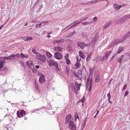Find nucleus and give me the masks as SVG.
Instances as JSON below:
<instances>
[{
	"label": "nucleus",
	"instance_id": "nucleus-1",
	"mask_svg": "<svg viewBox=\"0 0 130 130\" xmlns=\"http://www.w3.org/2000/svg\"><path fill=\"white\" fill-rule=\"evenodd\" d=\"M92 78H89V76L88 78L87 79V80L86 85L87 87H89V88L88 90V91L90 92L91 89L92 85Z\"/></svg>",
	"mask_w": 130,
	"mask_h": 130
},
{
	"label": "nucleus",
	"instance_id": "nucleus-2",
	"mask_svg": "<svg viewBox=\"0 0 130 130\" xmlns=\"http://www.w3.org/2000/svg\"><path fill=\"white\" fill-rule=\"evenodd\" d=\"M47 62L49 63L50 66L51 67L52 66L56 67L58 66L57 62L56 61H54L53 60H51L50 59H48L47 60Z\"/></svg>",
	"mask_w": 130,
	"mask_h": 130
},
{
	"label": "nucleus",
	"instance_id": "nucleus-3",
	"mask_svg": "<svg viewBox=\"0 0 130 130\" xmlns=\"http://www.w3.org/2000/svg\"><path fill=\"white\" fill-rule=\"evenodd\" d=\"M26 63L27 66L30 69H35L34 64L32 61L30 60L28 61H26Z\"/></svg>",
	"mask_w": 130,
	"mask_h": 130
},
{
	"label": "nucleus",
	"instance_id": "nucleus-4",
	"mask_svg": "<svg viewBox=\"0 0 130 130\" xmlns=\"http://www.w3.org/2000/svg\"><path fill=\"white\" fill-rule=\"evenodd\" d=\"M129 18H130V15H125L121 19L119 20L118 21L119 23L123 22Z\"/></svg>",
	"mask_w": 130,
	"mask_h": 130
},
{
	"label": "nucleus",
	"instance_id": "nucleus-5",
	"mask_svg": "<svg viewBox=\"0 0 130 130\" xmlns=\"http://www.w3.org/2000/svg\"><path fill=\"white\" fill-rule=\"evenodd\" d=\"M68 127L70 129H76V126L75 125L73 121L71 120L70 121Z\"/></svg>",
	"mask_w": 130,
	"mask_h": 130
},
{
	"label": "nucleus",
	"instance_id": "nucleus-6",
	"mask_svg": "<svg viewBox=\"0 0 130 130\" xmlns=\"http://www.w3.org/2000/svg\"><path fill=\"white\" fill-rule=\"evenodd\" d=\"M77 44L78 46L81 49H84L87 46V45L83 42L80 41L77 42Z\"/></svg>",
	"mask_w": 130,
	"mask_h": 130
},
{
	"label": "nucleus",
	"instance_id": "nucleus-7",
	"mask_svg": "<svg viewBox=\"0 0 130 130\" xmlns=\"http://www.w3.org/2000/svg\"><path fill=\"white\" fill-rule=\"evenodd\" d=\"M54 54L55 55V58L58 59H60L62 57V54L59 52H57Z\"/></svg>",
	"mask_w": 130,
	"mask_h": 130
},
{
	"label": "nucleus",
	"instance_id": "nucleus-8",
	"mask_svg": "<svg viewBox=\"0 0 130 130\" xmlns=\"http://www.w3.org/2000/svg\"><path fill=\"white\" fill-rule=\"evenodd\" d=\"M38 57V59L41 60L43 62L45 61L46 60V57L44 55H37Z\"/></svg>",
	"mask_w": 130,
	"mask_h": 130
},
{
	"label": "nucleus",
	"instance_id": "nucleus-9",
	"mask_svg": "<svg viewBox=\"0 0 130 130\" xmlns=\"http://www.w3.org/2000/svg\"><path fill=\"white\" fill-rule=\"evenodd\" d=\"M120 43L119 40L117 39L114 41L110 44V46H115Z\"/></svg>",
	"mask_w": 130,
	"mask_h": 130
},
{
	"label": "nucleus",
	"instance_id": "nucleus-10",
	"mask_svg": "<svg viewBox=\"0 0 130 130\" xmlns=\"http://www.w3.org/2000/svg\"><path fill=\"white\" fill-rule=\"evenodd\" d=\"M71 116L70 114H68L66 118V123L67 124L68 123L69 121L71 119Z\"/></svg>",
	"mask_w": 130,
	"mask_h": 130
},
{
	"label": "nucleus",
	"instance_id": "nucleus-11",
	"mask_svg": "<svg viewBox=\"0 0 130 130\" xmlns=\"http://www.w3.org/2000/svg\"><path fill=\"white\" fill-rule=\"evenodd\" d=\"M72 87L73 91L74 92L76 93V95H77L78 94V90L77 89L76 87L73 85V86H72Z\"/></svg>",
	"mask_w": 130,
	"mask_h": 130
},
{
	"label": "nucleus",
	"instance_id": "nucleus-12",
	"mask_svg": "<svg viewBox=\"0 0 130 130\" xmlns=\"http://www.w3.org/2000/svg\"><path fill=\"white\" fill-rule=\"evenodd\" d=\"M39 80V82L41 83L42 84L44 83L45 81V79L43 75H42V76L40 77Z\"/></svg>",
	"mask_w": 130,
	"mask_h": 130
},
{
	"label": "nucleus",
	"instance_id": "nucleus-13",
	"mask_svg": "<svg viewBox=\"0 0 130 130\" xmlns=\"http://www.w3.org/2000/svg\"><path fill=\"white\" fill-rule=\"evenodd\" d=\"M64 40L63 39H62L58 40L55 41L54 42V44L55 45H56L57 44L60 43L61 42H63L64 41Z\"/></svg>",
	"mask_w": 130,
	"mask_h": 130
},
{
	"label": "nucleus",
	"instance_id": "nucleus-14",
	"mask_svg": "<svg viewBox=\"0 0 130 130\" xmlns=\"http://www.w3.org/2000/svg\"><path fill=\"white\" fill-rule=\"evenodd\" d=\"M122 6V5H118L116 4L114 5L113 7L116 10H119Z\"/></svg>",
	"mask_w": 130,
	"mask_h": 130
},
{
	"label": "nucleus",
	"instance_id": "nucleus-15",
	"mask_svg": "<svg viewBox=\"0 0 130 130\" xmlns=\"http://www.w3.org/2000/svg\"><path fill=\"white\" fill-rule=\"evenodd\" d=\"M55 50L56 51H61L63 50V48L60 47L59 46H56L54 47Z\"/></svg>",
	"mask_w": 130,
	"mask_h": 130
},
{
	"label": "nucleus",
	"instance_id": "nucleus-16",
	"mask_svg": "<svg viewBox=\"0 0 130 130\" xmlns=\"http://www.w3.org/2000/svg\"><path fill=\"white\" fill-rule=\"evenodd\" d=\"M96 40L97 37L94 36L91 42L93 46H94L95 45Z\"/></svg>",
	"mask_w": 130,
	"mask_h": 130
},
{
	"label": "nucleus",
	"instance_id": "nucleus-17",
	"mask_svg": "<svg viewBox=\"0 0 130 130\" xmlns=\"http://www.w3.org/2000/svg\"><path fill=\"white\" fill-rule=\"evenodd\" d=\"M5 60V59H4V57L1 58L0 59V64L4 65L6 62Z\"/></svg>",
	"mask_w": 130,
	"mask_h": 130
},
{
	"label": "nucleus",
	"instance_id": "nucleus-18",
	"mask_svg": "<svg viewBox=\"0 0 130 130\" xmlns=\"http://www.w3.org/2000/svg\"><path fill=\"white\" fill-rule=\"evenodd\" d=\"M111 53V52L110 51H109L108 52H106L105 53V56L106 59H108V57L110 55Z\"/></svg>",
	"mask_w": 130,
	"mask_h": 130
},
{
	"label": "nucleus",
	"instance_id": "nucleus-19",
	"mask_svg": "<svg viewBox=\"0 0 130 130\" xmlns=\"http://www.w3.org/2000/svg\"><path fill=\"white\" fill-rule=\"evenodd\" d=\"M20 57L23 58H27L28 57V55L26 54L21 53L20 55Z\"/></svg>",
	"mask_w": 130,
	"mask_h": 130
},
{
	"label": "nucleus",
	"instance_id": "nucleus-20",
	"mask_svg": "<svg viewBox=\"0 0 130 130\" xmlns=\"http://www.w3.org/2000/svg\"><path fill=\"white\" fill-rule=\"evenodd\" d=\"M124 56V55H122L119 58H118L117 59V61L119 62L120 63H121V62Z\"/></svg>",
	"mask_w": 130,
	"mask_h": 130
},
{
	"label": "nucleus",
	"instance_id": "nucleus-21",
	"mask_svg": "<svg viewBox=\"0 0 130 130\" xmlns=\"http://www.w3.org/2000/svg\"><path fill=\"white\" fill-rule=\"evenodd\" d=\"M100 81V77L99 75H97L96 77L95 82L96 83H98Z\"/></svg>",
	"mask_w": 130,
	"mask_h": 130
},
{
	"label": "nucleus",
	"instance_id": "nucleus-22",
	"mask_svg": "<svg viewBox=\"0 0 130 130\" xmlns=\"http://www.w3.org/2000/svg\"><path fill=\"white\" fill-rule=\"evenodd\" d=\"M123 50V48L122 47H119V50L117 52V54H120Z\"/></svg>",
	"mask_w": 130,
	"mask_h": 130
},
{
	"label": "nucleus",
	"instance_id": "nucleus-23",
	"mask_svg": "<svg viewBox=\"0 0 130 130\" xmlns=\"http://www.w3.org/2000/svg\"><path fill=\"white\" fill-rule=\"evenodd\" d=\"M75 84L78 90H79L80 89V87L79 85L78 84V82H75Z\"/></svg>",
	"mask_w": 130,
	"mask_h": 130
},
{
	"label": "nucleus",
	"instance_id": "nucleus-24",
	"mask_svg": "<svg viewBox=\"0 0 130 130\" xmlns=\"http://www.w3.org/2000/svg\"><path fill=\"white\" fill-rule=\"evenodd\" d=\"M32 39V38L31 37H24L23 39L25 41H29L30 40H31Z\"/></svg>",
	"mask_w": 130,
	"mask_h": 130
},
{
	"label": "nucleus",
	"instance_id": "nucleus-25",
	"mask_svg": "<svg viewBox=\"0 0 130 130\" xmlns=\"http://www.w3.org/2000/svg\"><path fill=\"white\" fill-rule=\"evenodd\" d=\"M93 22V21H91L90 22H82V24L83 25H86L87 24H90V23H92Z\"/></svg>",
	"mask_w": 130,
	"mask_h": 130
},
{
	"label": "nucleus",
	"instance_id": "nucleus-26",
	"mask_svg": "<svg viewBox=\"0 0 130 130\" xmlns=\"http://www.w3.org/2000/svg\"><path fill=\"white\" fill-rule=\"evenodd\" d=\"M74 117L75 120L76 121V120L77 119H79L78 115L77 112L74 113Z\"/></svg>",
	"mask_w": 130,
	"mask_h": 130
},
{
	"label": "nucleus",
	"instance_id": "nucleus-27",
	"mask_svg": "<svg viewBox=\"0 0 130 130\" xmlns=\"http://www.w3.org/2000/svg\"><path fill=\"white\" fill-rule=\"evenodd\" d=\"M79 55L80 57L83 58L84 57V54L80 51L79 52Z\"/></svg>",
	"mask_w": 130,
	"mask_h": 130
},
{
	"label": "nucleus",
	"instance_id": "nucleus-28",
	"mask_svg": "<svg viewBox=\"0 0 130 130\" xmlns=\"http://www.w3.org/2000/svg\"><path fill=\"white\" fill-rule=\"evenodd\" d=\"M20 113L22 117H23L24 115H25V111L23 110L20 111Z\"/></svg>",
	"mask_w": 130,
	"mask_h": 130
},
{
	"label": "nucleus",
	"instance_id": "nucleus-29",
	"mask_svg": "<svg viewBox=\"0 0 130 130\" xmlns=\"http://www.w3.org/2000/svg\"><path fill=\"white\" fill-rule=\"evenodd\" d=\"M31 51L33 53L35 54L39 55V54L38 53L37 50L35 49H32L31 50Z\"/></svg>",
	"mask_w": 130,
	"mask_h": 130
},
{
	"label": "nucleus",
	"instance_id": "nucleus-30",
	"mask_svg": "<svg viewBox=\"0 0 130 130\" xmlns=\"http://www.w3.org/2000/svg\"><path fill=\"white\" fill-rule=\"evenodd\" d=\"M46 55L47 57L50 58L52 56L51 54L48 52H46Z\"/></svg>",
	"mask_w": 130,
	"mask_h": 130
},
{
	"label": "nucleus",
	"instance_id": "nucleus-31",
	"mask_svg": "<svg viewBox=\"0 0 130 130\" xmlns=\"http://www.w3.org/2000/svg\"><path fill=\"white\" fill-rule=\"evenodd\" d=\"M107 97L108 98V101H109V103H111V102L110 101V99L111 96L110 95V92H109L107 94Z\"/></svg>",
	"mask_w": 130,
	"mask_h": 130
},
{
	"label": "nucleus",
	"instance_id": "nucleus-32",
	"mask_svg": "<svg viewBox=\"0 0 130 130\" xmlns=\"http://www.w3.org/2000/svg\"><path fill=\"white\" fill-rule=\"evenodd\" d=\"M66 72L67 73V75H68L69 73V71H70L69 68L68 67H67L66 68Z\"/></svg>",
	"mask_w": 130,
	"mask_h": 130
},
{
	"label": "nucleus",
	"instance_id": "nucleus-33",
	"mask_svg": "<svg viewBox=\"0 0 130 130\" xmlns=\"http://www.w3.org/2000/svg\"><path fill=\"white\" fill-rule=\"evenodd\" d=\"M17 114L19 118H20L22 117L21 115L20 112H19V111H17Z\"/></svg>",
	"mask_w": 130,
	"mask_h": 130
},
{
	"label": "nucleus",
	"instance_id": "nucleus-34",
	"mask_svg": "<svg viewBox=\"0 0 130 130\" xmlns=\"http://www.w3.org/2000/svg\"><path fill=\"white\" fill-rule=\"evenodd\" d=\"M20 57V54L19 53H18L16 55H15V57L14 58L15 59H18Z\"/></svg>",
	"mask_w": 130,
	"mask_h": 130
},
{
	"label": "nucleus",
	"instance_id": "nucleus-35",
	"mask_svg": "<svg viewBox=\"0 0 130 130\" xmlns=\"http://www.w3.org/2000/svg\"><path fill=\"white\" fill-rule=\"evenodd\" d=\"M127 85L126 84H125L124 86L123 87L122 89V91H123L124 90H125L126 89V87H127Z\"/></svg>",
	"mask_w": 130,
	"mask_h": 130
},
{
	"label": "nucleus",
	"instance_id": "nucleus-36",
	"mask_svg": "<svg viewBox=\"0 0 130 130\" xmlns=\"http://www.w3.org/2000/svg\"><path fill=\"white\" fill-rule=\"evenodd\" d=\"M41 24H42V23H39V24H36L35 27H38V28L40 27L41 25Z\"/></svg>",
	"mask_w": 130,
	"mask_h": 130
},
{
	"label": "nucleus",
	"instance_id": "nucleus-37",
	"mask_svg": "<svg viewBox=\"0 0 130 130\" xmlns=\"http://www.w3.org/2000/svg\"><path fill=\"white\" fill-rule=\"evenodd\" d=\"M109 26V25H110L111 23V21H107L106 23Z\"/></svg>",
	"mask_w": 130,
	"mask_h": 130
},
{
	"label": "nucleus",
	"instance_id": "nucleus-38",
	"mask_svg": "<svg viewBox=\"0 0 130 130\" xmlns=\"http://www.w3.org/2000/svg\"><path fill=\"white\" fill-rule=\"evenodd\" d=\"M75 66L76 67V69L78 68L79 67V63L77 62L76 63V64H75Z\"/></svg>",
	"mask_w": 130,
	"mask_h": 130
},
{
	"label": "nucleus",
	"instance_id": "nucleus-39",
	"mask_svg": "<svg viewBox=\"0 0 130 130\" xmlns=\"http://www.w3.org/2000/svg\"><path fill=\"white\" fill-rule=\"evenodd\" d=\"M69 54H67L64 56L65 59H66L68 60V57H69Z\"/></svg>",
	"mask_w": 130,
	"mask_h": 130
},
{
	"label": "nucleus",
	"instance_id": "nucleus-40",
	"mask_svg": "<svg viewBox=\"0 0 130 130\" xmlns=\"http://www.w3.org/2000/svg\"><path fill=\"white\" fill-rule=\"evenodd\" d=\"M76 34L75 31H74L70 33V35L72 36L75 35Z\"/></svg>",
	"mask_w": 130,
	"mask_h": 130
},
{
	"label": "nucleus",
	"instance_id": "nucleus-41",
	"mask_svg": "<svg viewBox=\"0 0 130 130\" xmlns=\"http://www.w3.org/2000/svg\"><path fill=\"white\" fill-rule=\"evenodd\" d=\"M125 40L124 39L123 37V38L122 39L119 40V41L120 42V43L122 42H123L125 41Z\"/></svg>",
	"mask_w": 130,
	"mask_h": 130
},
{
	"label": "nucleus",
	"instance_id": "nucleus-42",
	"mask_svg": "<svg viewBox=\"0 0 130 130\" xmlns=\"http://www.w3.org/2000/svg\"><path fill=\"white\" fill-rule=\"evenodd\" d=\"M77 24L76 23L74 24L72 26L70 27L68 29H70V28H72L74 26L76 27V26H77Z\"/></svg>",
	"mask_w": 130,
	"mask_h": 130
},
{
	"label": "nucleus",
	"instance_id": "nucleus-43",
	"mask_svg": "<svg viewBox=\"0 0 130 130\" xmlns=\"http://www.w3.org/2000/svg\"><path fill=\"white\" fill-rule=\"evenodd\" d=\"M109 26L106 23L105 24L104 26H103L104 29H106Z\"/></svg>",
	"mask_w": 130,
	"mask_h": 130
},
{
	"label": "nucleus",
	"instance_id": "nucleus-44",
	"mask_svg": "<svg viewBox=\"0 0 130 130\" xmlns=\"http://www.w3.org/2000/svg\"><path fill=\"white\" fill-rule=\"evenodd\" d=\"M4 59H5L6 60H7L8 59H11L10 57V56L7 57H4Z\"/></svg>",
	"mask_w": 130,
	"mask_h": 130
},
{
	"label": "nucleus",
	"instance_id": "nucleus-45",
	"mask_svg": "<svg viewBox=\"0 0 130 130\" xmlns=\"http://www.w3.org/2000/svg\"><path fill=\"white\" fill-rule=\"evenodd\" d=\"M66 60V61H67V63L68 64H70V60L69 59H68V60H67L66 59H65Z\"/></svg>",
	"mask_w": 130,
	"mask_h": 130
},
{
	"label": "nucleus",
	"instance_id": "nucleus-46",
	"mask_svg": "<svg viewBox=\"0 0 130 130\" xmlns=\"http://www.w3.org/2000/svg\"><path fill=\"white\" fill-rule=\"evenodd\" d=\"M123 37L124 38V39L126 40L128 37L127 36L126 34L125 36H124Z\"/></svg>",
	"mask_w": 130,
	"mask_h": 130
},
{
	"label": "nucleus",
	"instance_id": "nucleus-47",
	"mask_svg": "<svg viewBox=\"0 0 130 130\" xmlns=\"http://www.w3.org/2000/svg\"><path fill=\"white\" fill-rule=\"evenodd\" d=\"M129 93V92L128 91H126L125 93L124 96L125 97Z\"/></svg>",
	"mask_w": 130,
	"mask_h": 130
},
{
	"label": "nucleus",
	"instance_id": "nucleus-48",
	"mask_svg": "<svg viewBox=\"0 0 130 130\" xmlns=\"http://www.w3.org/2000/svg\"><path fill=\"white\" fill-rule=\"evenodd\" d=\"M48 22L47 21H45V22H42V24H43L45 25H46V23Z\"/></svg>",
	"mask_w": 130,
	"mask_h": 130
},
{
	"label": "nucleus",
	"instance_id": "nucleus-49",
	"mask_svg": "<svg viewBox=\"0 0 130 130\" xmlns=\"http://www.w3.org/2000/svg\"><path fill=\"white\" fill-rule=\"evenodd\" d=\"M116 54H115L110 59V60H111L112 59H113L116 56Z\"/></svg>",
	"mask_w": 130,
	"mask_h": 130
},
{
	"label": "nucleus",
	"instance_id": "nucleus-50",
	"mask_svg": "<svg viewBox=\"0 0 130 130\" xmlns=\"http://www.w3.org/2000/svg\"><path fill=\"white\" fill-rule=\"evenodd\" d=\"M85 99L84 96L83 97V98L81 100V101L83 103L84 102L85 100L84 99Z\"/></svg>",
	"mask_w": 130,
	"mask_h": 130
},
{
	"label": "nucleus",
	"instance_id": "nucleus-51",
	"mask_svg": "<svg viewBox=\"0 0 130 130\" xmlns=\"http://www.w3.org/2000/svg\"><path fill=\"white\" fill-rule=\"evenodd\" d=\"M88 17H86V18H85L81 20L82 21H85V20H86L87 19H88Z\"/></svg>",
	"mask_w": 130,
	"mask_h": 130
},
{
	"label": "nucleus",
	"instance_id": "nucleus-52",
	"mask_svg": "<svg viewBox=\"0 0 130 130\" xmlns=\"http://www.w3.org/2000/svg\"><path fill=\"white\" fill-rule=\"evenodd\" d=\"M127 36L129 37V36H130V31H129L128 32L127 34Z\"/></svg>",
	"mask_w": 130,
	"mask_h": 130
},
{
	"label": "nucleus",
	"instance_id": "nucleus-53",
	"mask_svg": "<svg viewBox=\"0 0 130 130\" xmlns=\"http://www.w3.org/2000/svg\"><path fill=\"white\" fill-rule=\"evenodd\" d=\"M91 2H93V3H95L98 2V0H93V1H91Z\"/></svg>",
	"mask_w": 130,
	"mask_h": 130
},
{
	"label": "nucleus",
	"instance_id": "nucleus-54",
	"mask_svg": "<svg viewBox=\"0 0 130 130\" xmlns=\"http://www.w3.org/2000/svg\"><path fill=\"white\" fill-rule=\"evenodd\" d=\"M75 23V22H72L71 23V24H70V25H69V26H67V27H66L65 28V29H66V28H67V27H68L69 26H71V25H72V24H74V23Z\"/></svg>",
	"mask_w": 130,
	"mask_h": 130
},
{
	"label": "nucleus",
	"instance_id": "nucleus-55",
	"mask_svg": "<svg viewBox=\"0 0 130 130\" xmlns=\"http://www.w3.org/2000/svg\"><path fill=\"white\" fill-rule=\"evenodd\" d=\"M85 124H84L83 123L82 124V126H83V128L81 129V130H83V129L84 127L85 126Z\"/></svg>",
	"mask_w": 130,
	"mask_h": 130
},
{
	"label": "nucleus",
	"instance_id": "nucleus-56",
	"mask_svg": "<svg viewBox=\"0 0 130 130\" xmlns=\"http://www.w3.org/2000/svg\"><path fill=\"white\" fill-rule=\"evenodd\" d=\"M56 67V69L58 71H59L60 70V69L58 67V66L57 67Z\"/></svg>",
	"mask_w": 130,
	"mask_h": 130
},
{
	"label": "nucleus",
	"instance_id": "nucleus-57",
	"mask_svg": "<svg viewBox=\"0 0 130 130\" xmlns=\"http://www.w3.org/2000/svg\"><path fill=\"white\" fill-rule=\"evenodd\" d=\"M92 54V53L91 52L88 54L87 55V56L88 57H89Z\"/></svg>",
	"mask_w": 130,
	"mask_h": 130
},
{
	"label": "nucleus",
	"instance_id": "nucleus-58",
	"mask_svg": "<svg viewBox=\"0 0 130 130\" xmlns=\"http://www.w3.org/2000/svg\"><path fill=\"white\" fill-rule=\"evenodd\" d=\"M4 72H5V70L3 69L0 70V72L2 73H3Z\"/></svg>",
	"mask_w": 130,
	"mask_h": 130
},
{
	"label": "nucleus",
	"instance_id": "nucleus-59",
	"mask_svg": "<svg viewBox=\"0 0 130 130\" xmlns=\"http://www.w3.org/2000/svg\"><path fill=\"white\" fill-rule=\"evenodd\" d=\"M112 80V78L109 81V82L108 83V85H110V84L111 83V81Z\"/></svg>",
	"mask_w": 130,
	"mask_h": 130
},
{
	"label": "nucleus",
	"instance_id": "nucleus-60",
	"mask_svg": "<svg viewBox=\"0 0 130 130\" xmlns=\"http://www.w3.org/2000/svg\"><path fill=\"white\" fill-rule=\"evenodd\" d=\"M93 20L94 21H96L97 20V18L96 17H94L93 18Z\"/></svg>",
	"mask_w": 130,
	"mask_h": 130
},
{
	"label": "nucleus",
	"instance_id": "nucleus-61",
	"mask_svg": "<svg viewBox=\"0 0 130 130\" xmlns=\"http://www.w3.org/2000/svg\"><path fill=\"white\" fill-rule=\"evenodd\" d=\"M3 69L4 70H5V72H6V71H7V68H6L5 67H4L3 68Z\"/></svg>",
	"mask_w": 130,
	"mask_h": 130
},
{
	"label": "nucleus",
	"instance_id": "nucleus-62",
	"mask_svg": "<svg viewBox=\"0 0 130 130\" xmlns=\"http://www.w3.org/2000/svg\"><path fill=\"white\" fill-rule=\"evenodd\" d=\"M31 69L32 70V71L33 72L35 73L36 72V71H35V68H33L32 69Z\"/></svg>",
	"mask_w": 130,
	"mask_h": 130
},
{
	"label": "nucleus",
	"instance_id": "nucleus-63",
	"mask_svg": "<svg viewBox=\"0 0 130 130\" xmlns=\"http://www.w3.org/2000/svg\"><path fill=\"white\" fill-rule=\"evenodd\" d=\"M105 57V55L104 56H103V58L102 59V61H104V60Z\"/></svg>",
	"mask_w": 130,
	"mask_h": 130
},
{
	"label": "nucleus",
	"instance_id": "nucleus-64",
	"mask_svg": "<svg viewBox=\"0 0 130 130\" xmlns=\"http://www.w3.org/2000/svg\"><path fill=\"white\" fill-rule=\"evenodd\" d=\"M81 20L79 22H77V23H76V24H77V25H79L81 22Z\"/></svg>",
	"mask_w": 130,
	"mask_h": 130
}]
</instances>
